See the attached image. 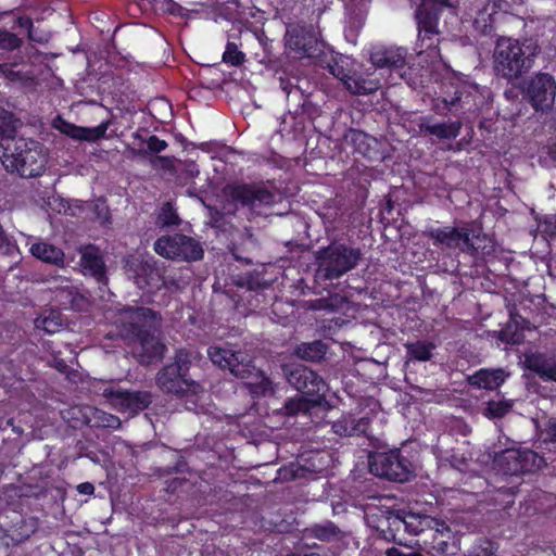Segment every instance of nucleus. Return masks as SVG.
I'll return each mask as SVG.
<instances>
[{
	"mask_svg": "<svg viewBox=\"0 0 556 556\" xmlns=\"http://www.w3.org/2000/svg\"><path fill=\"white\" fill-rule=\"evenodd\" d=\"M185 483L184 479L175 478L167 482L166 490L169 492H175L179 486H181Z\"/></svg>",
	"mask_w": 556,
	"mask_h": 556,
	"instance_id": "bf43d9fd",
	"label": "nucleus"
},
{
	"mask_svg": "<svg viewBox=\"0 0 556 556\" xmlns=\"http://www.w3.org/2000/svg\"><path fill=\"white\" fill-rule=\"evenodd\" d=\"M406 510L390 511L387 517V528L383 529L384 538L397 544H403L406 533Z\"/></svg>",
	"mask_w": 556,
	"mask_h": 556,
	"instance_id": "cd10ccee",
	"label": "nucleus"
},
{
	"mask_svg": "<svg viewBox=\"0 0 556 556\" xmlns=\"http://www.w3.org/2000/svg\"><path fill=\"white\" fill-rule=\"evenodd\" d=\"M81 271L85 276L92 277L100 285H108V269L99 249L89 244L81 251L79 261Z\"/></svg>",
	"mask_w": 556,
	"mask_h": 556,
	"instance_id": "aec40b11",
	"label": "nucleus"
},
{
	"mask_svg": "<svg viewBox=\"0 0 556 556\" xmlns=\"http://www.w3.org/2000/svg\"><path fill=\"white\" fill-rule=\"evenodd\" d=\"M223 191L227 201L225 206L227 213L232 214L240 207L254 213L257 208L270 207L280 200L279 193L270 190L263 182L228 184Z\"/></svg>",
	"mask_w": 556,
	"mask_h": 556,
	"instance_id": "423d86ee",
	"label": "nucleus"
},
{
	"mask_svg": "<svg viewBox=\"0 0 556 556\" xmlns=\"http://www.w3.org/2000/svg\"><path fill=\"white\" fill-rule=\"evenodd\" d=\"M496 547L489 540H482L472 548L471 556H494Z\"/></svg>",
	"mask_w": 556,
	"mask_h": 556,
	"instance_id": "a18cd8bd",
	"label": "nucleus"
},
{
	"mask_svg": "<svg viewBox=\"0 0 556 556\" xmlns=\"http://www.w3.org/2000/svg\"><path fill=\"white\" fill-rule=\"evenodd\" d=\"M17 23L21 27L27 29L28 38L30 40L41 42V43L47 41V37L36 36V29L34 28L33 21L29 17H20Z\"/></svg>",
	"mask_w": 556,
	"mask_h": 556,
	"instance_id": "49530a36",
	"label": "nucleus"
},
{
	"mask_svg": "<svg viewBox=\"0 0 556 556\" xmlns=\"http://www.w3.org/2000/svg\"><path fill=\"white\" fill-rule=\"evenodd\" d=\"M301 108L303 110V113H307V114L311 115V114H313L316 111L317 106H305V105H302Z\"/></svg>",
	"mask_w": 556,
	"mask_h": 556,
	"instance_id": "e2e57ef3",
	"label": "nucleus"
},
{
	"mask_svg": "<svg viewBox=\"0 0 556 556\" xmlns=\"http://www.w3.org/2000/svg\"><path fill=\"white\" fill-rule=\"evenodd\" d=\"M283 372L290 386L303 396L313 397L314 405L325 399L327 383L309 367L302 364L289 365L283 367Z\"/></svg>",
	"mask_w": 556,
	"mask_h": 556,
	"instance_id": "ddd939ff",
	"label": "nucleus"
},
{
	"mask_svg": "<svg viewBox=\"0 0 556 556\" xmlns=\"http://www.w3.org/2000/svg\"><path fill=\"white\" fill-rule=\"evenodd\" d=\"M468 382L478 389L495 390L505 382V372L502 368H481L468 377Z\"/></svg>",
	"mask_w": 556,
	"mask_h": 556,
	"instance_id": "a878e982",
	"label": "nucleus"
},
{
	"mask_svg": "<svg viewBox=\"0 0 556 556\" xmlns=\"http://www.w3.org/2000/svg\"><path fill=\"white\" fill-rule=\"evenodd\" d=\"M152 273L153 269L149 265H141L138 270L136 271V282L142 288V285H150V281L147 278H143L140 274V271L147 274V271Z\"/></svg>",
	"mask_w": 556,
	"mask_h": 556,
	"instance_id": "5fc2aeb1",
	"label": "nucleus"
},
{
	"mask_svg": "<svg viewBox=\"0 0 556 556\" xmlns=\"http://www.w3.org/2000/svg\"><path fill=\"white\" fill-rule=\"evenodd\" d=\"M542 457L532 450H505L497 456L496 463L505 475L520 476L540 468Z\"/></svg>",
	"mask_w": 556,
	"mask_h": 556,
	"instance_id": "2eb2a0df",
	"label": "nucleus"
},
{
	"mask_svg": "<svg viewBox=\"0 0 556 556\" xmlns=\"http://www.w3.org/2000/svg\"><path fill=\"white\" fill-rule=\"evenodd\" d=\"M103 394L119 412L132 415L144 410L152 403V394L149 391L108 388Z\"/></svg>",
	"mask_w": 556,
	"mask_h": 556,
	"instance_id": "dca6fc26",
	"label": "nucleus"
},
{
	"mask_svg": "<svg viewBox=\"0 0 556 556\" xmlns=\"http://www.w3.org/2000/svg\"><path fill=\"white\" fill-rule=\"evenodd\" d=\"M154 251L162 257L187 262L199 261L204 254L199 241L182 233L161 236L154 242Z\"/></svg>",
	"mask_w": 556,
	"mask_h": 556,
	"instance_id": "f8f14e48",
	"label": "nucleus"
},
{
	"mask_svg": "<svg viewBox=\"0 0 556 556\" xmlns=\"http://www.w3.org/2000/svg\"><path fill=\"white\" fill-rule=\"evenodd\" d=\"M435 348V344L430 341L417 340L406 344V353L409 359L428 362L432 358Z\"/></svg>",
	"mask_w": 556,
	"mask_h": 556,
	"instance_id": "2f4dec72",
	"label": "nucleus"
},
{
	"mask_svg": "<svg viewBox=\"0 0 556 556\" xmlns=\"http://www.w3.org/2000/svg\"><path fill=\"white\" fill-rule=\"evenodd\" d=\"M111 125V121H104L97 127H83L80 128V141L96 142L105 137V132Z\"/></svg>",
	"mask_w": 556,
	"mask_h": 556,
	"instance_id": "c9c22d12",
	"label": "nucleus"
},
{
	"mask_svg": "<svg viewBox=\"0 0 556 556\" xmlns=\"http://www.w3.org/2000/svg\"><path fill=\"white\" fill-rule=\"evenodd\" d=\"M53 127L55 129H58L61 134L72 138V139H75V140L79 139L81 126L72 124V123L65 121L64 118H62L61 116H58L54 118Z\"/></svg>",
	"mask_w": 556,
	"mask_h": 556,
	"instance_id": "58836bf2",
	"label": "nucleus"
},
{
	"mask_svg": "<svg viewBox=\"0 0 556 556\" xmlns=\"http://www.w3.org/2000/svg\"><path fill=\"white\" fill-rule=\"evenodd\" d=\"M22 45V40L5 29H0V49L3 50H15L20 48Z\"/></svg>",
	"mask_w": 556,
	"mask_h": 556,
	"instance_id": "79ce46f5",
	"label": "nucleus"
},
{
	"mask_svg": "<svg viewBox=\"0 0 556 556\" xmlns=\"http://www.w3.org/2000/svg\"><path fill=\"white\" fill-rule=\"evenodd\" d=\"M413 1L416 2L417 0ZM447 5L446 0H421L415 12L420 46L432 50L435 54H438L435 49L440 41L438 29L439 11L440 8Z\"/></svg>",
	"mask_w": 556,
	"mask_h": 556,
	"instance_id": "9b49d317",
	"label": "nucleus"
},
{
	"mask_svg": "<svg viewBox=\"0 0 556 556\" xmlns=\"http://www.w3.org/2000/svg\"><path fill=\"white\" fill-rule=\"evenodd\" d=\"M460 129H462V122H459V121H454V122H450V123H435V124L421 123L420 124L421 131L432 135V136H435L439 139H447V140L455 139L459 135Z\"/></svg>",
	"mask_w": 556,
	"mask_h": 556,
	"instance_id": "c756f323",
	"label": "nucleus"
},
{
	"mask_svg": "<svg viewBox=\"0 0 556 556\" xmlns=\"http://www.w3.org/2000/svg\"><path fill=\"white\" fill-rule=\"evenodd\" d=\"M380 87L378 79H367L361 75H354L352 80H346V89L355 94H368Z\"/></svg>",
	"mask_w": 556,
	"mask_h": 556,
	"instance_id": "473e14b6",
	"label": "nucleus"
},
{
	"mask_svg": "<svg viewBox=\"0 0 556 556\" xmlns=\"http://www.w3.org/2000/svg\"><path fill=\"white\" fill-rule=\"evenodd\" d=\"M329 71L334 77L340 79L344 84L345 87H346V80H352V78L354 77V75L353 76L349 75V73L344 70V67L342 65H340L338 62H336L332 65H329Z\"/></svg>",
	"mask_w": 556,
	"mask_h": 556,
	"instance_id": "3c124183",
	"label": "nucleus"
},
{
	"mask_svg": "<svg viewBox=\"0 0 556 556\" xmlns=\"http://www.w3.org/2000/svg\"><path fill=\"white\" fill-rule=\"evenodd\" d=\"M0 161L7 172L23 178H35L45 173L47 156L39 141L14 136L1 139Z\"/></svg>",
	"mask_w": 556,
	"mask_h": 556,
	"instance_id": "f03ea898",
	"label": "nucleus"
},
{
	"mask_svg": "<svg viewBox=\"0 0 556 556\" xmlns=\"http://www.w3.org/2000/svg\"><path fill=\"white\" fill-rule=\"evenodd\" d=\"M230 252L235 260L238 262L244 263V264H252L253 263V256L251 255V252L247 251L245 248H241L240 245L232 244L230 248Z\"/></svg>",
	"mask_w": 556,
	"mask_h": 556,
	"instance_id": "de8ad7c7",
	"label": "nucleus"
},
{
	"mask_svg": "<svg viewBox=\"0 0 556 556\" xmlns=\"http://www.w3.org/2000/svg\"><path fill=\"white\" fill-rule=\"evenodd\" d=\"M346 140L353 147V154H358L369 161L381 159V143L375 137L362 130L352 129L346 136Z\"/></svg>",
	"mask_w": 556,
	"mask_h": 556,
	"instance_id": "5701e85b",
	"label": "nucleus"
},
{
	"mask_svg": "<svg viewBox=\"0 0 556 556\" xmlns=\"http://www.w3.org/2000/svg\"><path fill=\"white\" fill-rule=\"evenodd\" d=\"M126 112L131 113L132 111H130V110H129V108L127 106V108H126Z\"/></svg>",
	"mask_w": 556,
	"mask_h": 556,
	"instance_id": "774afa93",
	"label": "nucleus"
},
{
	"mask_svg": "<svg viewBox=\"0 0 556 556\" xmlns=\"http://www.w3.org/2000/svg\"><path fill=\"white\" fill-rule=\"evenodd\" d=\"M366 0H344L345 8L351 12H356L365 5Z\"/></svg>",
	"mask_w": 556,
	"mask_h": 556,
	"instance_id": "4d7b16f0",
	"label": "nucleus"
},
{
	"mask_svg": "<svg viewBox=\"0 0 556 556\" xmlns=\"http://www.w3.org/2000/svg\"><path fill=\"white\" fill-rule=\"evenodd\" d=\"M525 365L527 369L535 372L543 381L556 382V363L549 362L544 354L527 355Z\"/></svg>",
	"mask_w": 556,
	"mask_h": 556,
	"instance_id": "bb28decb",
	"label": "nucleus"
},
{
	"mask_svg": "<svg viewBox=\"0 0 556 556\" xmlns=\"http://www.w3.org/2000/svg\"><path fill=\"white\" fill-rule=\"evenodd\" d=\"M362 258V251L344 242L333 241L315 254V281L326 283L339 279L354 269Z\"/></svg>",
	"mask_w": 556,
	"mask_h": 556,
	"instance_id": "7ed1b4c3",
	"label": "nucleus"
},
{
	"mask_svg": "<svg viewBox=\"0 0 556 556\" xmlns=\"http://www.w3.org/2000/svg\"><path fill=\"white\" fill-rule=\"evenodd\" d=\"M406 50L399 47H375L370 52L371 64L379 70H389L392 78V84H396V78L393 73H396L397 78H404L401 72L406 65Z\"/></svg>",
	"mask_w": 556,
	"mask_h": 556,
	"instance_id": "f3484780",
	"label": "nucleus"
},
{
	"mask_svg": "<svg viewBox=\"0 0 556 556\" xmlns=\"http://www.w3.org/2000/svg\"><path fill=\"white\" fill-rule=\"evenodd\" d=\"M211 362L223 370L228 369L237 378H249L254 369L252 359L241 351H233L223 345H211L207 349Z\"/></svg>",
	"mask_w": 556,
	"mask_h": 556,
	"instance_id": "4468645a",
	"label": "nucleus"
},
{
	"mask_svg": "<svg viewBox=\"0 0 556 556\" xmlns=\"http://www.w3.org/2000/svg\"><path fill=\"white\" fill-rule=\"evenodd\" d=\"M511 409V404L507 401H489L483 415L490 419L503 418Z\"/></svg>",
	"mask_w": 556,
	"mask_h": 556,
	"instance_id": "e433bc0d",
	"label": "nucleus"
},
{
	"mask_svg": "<svg viewBox=\"0 0 556 556\" xmlns=\"http://www.w3.org/2000/svg\"><path fill=\"white\" fill-rule=\"evenodd\" d=\"M180 218L170 202H165L161 206L155 224L160 228H168L180 225Z\"/></svg>",
	"mask_w": 556,
	"mask_h": 556,
	"instance_id": "f704fd0d",
	"label": "nucleus"
},
{
	"mask_svg": "<svg viewBox=\"0 0 556 556\" xmlns=\"http://www.w3.org/2000/svg\"><path fill=\"white\" fill-rule=\"evenodd\" d=\"M332 430L340 437H355V431H353V417L342 416L333 422Z\"/></svg>",
	"mask_w": 556,
	"mask_h": 556,
	"instance_id": "a19ab883",
	"label": "nucleus"
},
{
	"mask_svg": "<svg viewBox=\"0 0 556 556\" xmlns=\"http://www.w3.org/2000/svg\"><path fill=\"white\" fill-rule=\"evenodd\" d=\"M123 312L132 320L129 324V332L140 345L139 362L143 365H150L160 361L164 356L166 346L146 325L148 320L156 319L157 313L143 306H126Z\"/></svg>",
	"mask_w": 556,
	"mask_h": 556,
	"instance_id": "20e7f679",
	"label": "nucleus"
},
{
	"mask_svg": "<svg viewBox=\"0 0 556 556\" xmlns=\"http://www.w3.org/2000/svg\"><path fill=\"white\" fill-rule=\"evenodd\" d=\"M535 109V111H545V109L547 110H552L554 106H539V105H535L533 106Z\"/></svg>",
	"mask_w": 556,
	"mask_h": 556,
	"instance_id": "69168bd1",
	"label": "nucleus"
},
{
	"mask_svg": "<svg viewBox=\"0 0 556 556\" xmlns=\"http://www.w3.org/2000/svg\"><path fill=\"white\" fill-rule=\"evenodd\" d=\"M371 420L369 417H361L358 419L353 417V428L355 431V437L368 435V430L370 428Z\"/></svg>",
	"mask_w": 556,
	"mask_h": 556,
	"instance_id": "09e8293b",
	"label": "nucleus"
},
{
	"mask_svg": "<svg viewBox=\"0 0 556 556\" xmlns=\"http://www.w3.org/2000/svg\"><path fill=\"white\" fill-rule=\"evenodd\" d=\"M328 346L321 340H315L312 342H303L296 345L294 354L305 361L319 362L325 358Z\"/></svg>",
	"mask_w": 556,
	"mask_h": 556,
	"instance_id": "7c9ffc66",
	"label": "nucleus"
},
{
	"mask_svg": "<svg viewBox=\"0 0 556 556\" xmlns=\"http://www.w3.org/2000/svg\"><path fill=\"white\" fill-rule=\"evenodd\" d=\"M132 138V147H129L128 151L134 157L148 159L165 151L168 147L165 140L160 139L156 135H150L147 130L134 132Z\"/></svg>",
	"mask_w": 556,
	"mask_h": 556,
	"instance_id": "4be33fe9",
	"label": "nucleus"
},
{
	"mask_svg": "<svg viewBox=\"0 0 556 556\" xmlns=\"http://www.w3.org/2000/svg\"><path fill=\"white\" fill-rule=\"evenodd\" d=\"M53 367L58 371L63 372V374H66L70 370V366H68L67 362L65 359L59 357V355H53Z\"/></svg>",
	"mask_w": 556,
	"mask_h": 556,
	"instance_id": "6e6d98bb",
	"label": "nucleus"
},
{
	"mask_svg": "<svg viewBox=\"0 0 556 556\" xmlns=\"http://www.w3.org/2000/svg\"><path fill=\"white\" fill-rule=\"evenodd\" d=\"M283 40L288 53L298 59L315 58L324 48L318 29L304 22L288 24Z\"/></svg>",
	"mask_w": 556,
	"mask_h": 556,
	"instance_id": "6e6552de",
	"label": "nucleus"
},
{
	"mask_svg": "<svg viewBox=\"0 0 556 556\" xmlns=\"http://www.w3.org/2000/svg\"><path fill=\"white\" fill-rule=\"evenodd\" d=\"M311 533L314 538L325 542L338 540L342 534L340 528L330 520L324 523L314 525L311 528Z\"/></svg>",
	"mask_w": 556,
	"mask_h": 556,
	"instance_id": "72a5a7b5",
	"label": "nucleus"
},
{
	"mask_svg": "<svg viewBox=\"0 0 556 556\" xmlns=\"http://www.w3.org/2000/svg\"><path fill=\"white\" fill-rule=\"evenodd\" d=\"M545 441L556 445V419L549 418L545 424Z\"/></svg>",
	"mask_w": 556,
	"mask_h": 556,
	"instance_id": "603ef678",
	"label": "nucleus"
},
{
	"mask_svg": "<svg viewBox=\"0 0 556 556\" xmlns=\"http://www.w3.org/2000/svg\"><path fill=\"white\" fill-rule=\"evenodd\" d=\"M268 287V283L267 282H257V283H253L252 281H249V288L250 289H265Z\"/></svg>",
	"mask_w": 556,
	"mask_h": 556,
	"instance_id": "680f3d73",
	"label": "nucleus"
},
{
	"mask_svg": "<svg viewBox=\"0 0 556 556\" xmlns=\"http://www.w3.org/2000/svg\"><path fill=\"white\" fill-rule=\"evenodd\" d=\"M406 533L424 536L427 531L438 525V519L426 514L406 511Z\"/></svg>",
	"mask_w": 556,
	"mask_h": 556,
	"instance_id": "c85d7f7f",
	"label": "nucleus"
},
{
	"mask_svg": "<svg viewBox=\"0 0 556 556\" xmlns=\"http://www.w3.org/2000/svg\"><path fill=\"white\" fill-rule=\"evenodd\" d=\"M523 92L531 104H553L556 97V80L549 74H536L526 83Z\"/></svg>",
	"mask_w": 556,
	"mask_h": 556,
	"instance_id": "a211bd4d",
	"label": "nucleus"
},
{
	"mask_svg": "<svg viewBox=\"0 0 556 556\" xmlns=\"http://www.w3.org/2000/svg\"><path fill=\"white\" fill-rule=\"evenodd\" d=\"M534 54L535 48L521 45L517 39L502 37L494 49V71L508 80L518 78L532 67Z\"/></svg>",
	"mask_w": 556,
	"mask_h": 556,
	"instance_id": "39448f33",
	"label": "nucleus"
},
{
	"mask_svg": "<svg viewBox=\"0 0 556 556\" xmlns=\"http://www.w3.org/2000/svg\"><path fill=\"white\" fill-rule=\"evenodd\" d=\"M29 251L34 257L43 263L56 267H63L65 264V254L63 250L52 243L45 241L33 243Z\"/></svg>",
	"mask_w": 556,
	"mask_h": 556,
	"instance_id": "393cba45",
	"label": "nucleus"
},
{
	"mask_svg": "<svg viewBox=\"0 0 556 556\" xmlns=\"http://www.w3.org/2000/svg\"><path fill=\"white\" fill-rule=\"evenodd\" d=\"M422 235L431 241L434 248L442 252L451 253L458 250L472 257H485L494 252V244L486 235L468 225L462 227L428 226Z\"/></svg>",
	"mask_w": 556,
	"mask_h": 556,
	"instance_id": "f257e3e1",
	"label": "nucleus"
},
{
	"mask_svg": "<svg viewBox=\"0 0 556 556\" xmlns=\"http://www.w3.org/2000/svg\"><path fill=\"white\" fill-rule=\"evenodd\" d=\"M510 3L506 0H490L481 9L473 20V26L482 35L490 34L500 15L508 13Z\"/></svg>",
	"mask_w": 556,
	"mask_h": 556,
	"instance_id": "412c9836",
	"label": "nucleus"
},
{
	"mask_svg": "<svg viewBox=\"0 0 556 556\" xmlns=\"http://www.w3.org/2000/svg\"><path fill=\"white\" fill-rule=\"evenodd\" d=\"M0 517V528L14 545L25 542L35 532L34 522L27 521L20 511L9 510Z\"/></svg>",
	"mask_w": 556,
	"mask_h": 556,
	"instance_id": "6ab92c4d",
	"label": "nucleus"
},
{
	"mask_svg": "<svg viewBox=\"0 0 556 556\" xmlns=\"http://www.w3.org/2000/svg\"><path fill=\"white\" fill-rule=\"evenodd\" d=\"M7 78L11 81L23 80V76L20 72L9 71Z\"/></svg>",
	"mask_w": 556,
	"mask_h": 556,
	"instance_id": "052dcab7",
	"label": "nucleus"
},
{
	"mask_svg": "<svg viewBox=\"0 0 556 556\" xmlns=\"http://www.w3.org/2000/svg\"><path fill=\"white\" fill-rule=\"evenodd\" d=\"M443 104H488L492 102L491 91L459 76H453L442 84Z\"/></svg>",
	"mask_w": 556,
	"mask_h": 556,
	"instance_id": "9d476101",
	"label": "nucleus"
},
{
	"mask_svg": "<svg viewBox=\"0 0 556 556\" xmlns=\"http://www.w3.org/2000/svg\"><path fill=\"white\" fill-rule=\"evenodd\" d=\"M245 60V54L239 50L235 42H228L223 53V61L232 66L241 65Z\"/></svg>",
	"mask_w": 556,
	"mask_h": 556,
	"instance_id": "4c0bfd02",
	"label": "nucleus"
},
{
	"mask_svg": "<svg viewBox=\"0 0 556 556\" xmlns=\"http://www.w3.org/2000/svg\"><path fill=\"white\" fill-rule=\"evenodd\" d=\"M192 356L186 349L176 351L174 361L160 369L156 374V384L167 394L181 396L191 391L195 386L189 371Z\"/></svg>",
	"mask_w": 556,
	"mask_h": 556,
	"instance_id": "0eeeda50",
	"label": "nucleus"
},
{
	"mask_svg": "<svg viewBox=\"0 0 556 556\" xmlns=\"http://www.w3.org/2000/svg\"><path fill=\"white\" fill-rule=\"evenodd\" d=\"M93 212L101 225H108L111 223V213L105 202L97 203Z\"/></svg>",
	"mask_w": 556,
	"mask_h": 556,
	"instance_id": "8fccbe9b",
	"label": "nucleus"
},
{
	"mask_svg": "<svg viewBox=\"0 0 556 556\" xmlns=\"http://www.w3.org/2000/svg\"><path fill=\"white\" fill-rule=\"evenodd\" d=\"M313 397H301V399H290L285 404V409L288 415H296L301 412L306 413L309 409V404H314L312 402Z\"/></svg>",
	"mask_w": 556,
	"mask_h": 556,
	"instance_id": "ea45409f",
	"label": "nucleus"
},
{
	"mask_svg": "<svg viewBox=\"0 0 556 556\" xmlns=\"http://www.w3.org/2000/svg\"><path fill=\"white\" fill-rule=\"evenodd\" d=\"M36 36H45V37H47V40L49 39L48 34H40V33H37V31H36Z\"/></svg>",
	"mask_w": 556,
	"mask_h": 556,
	"instance_id": "338daca9",
	"label": "nucleus"
},
{
	"mask_svg": "<svg viewBox=\"0 0 556 556\" xmlns=\"http://www.w3.org/2000/svg\"><path fill=\"white\" fill-rule=\"evenodd\" d=\"M369 469L377 477L401 483L409 481L415 476L413 463L402 454L400 448L371 455Z\"/></svg>",
	"mask_w": 556,
	"mask_h": 556,
	"instance_id": "1a4fd4ad",
	"label": "nucleus"
},
{
	"mask_svg": "<svg viewBox=\"0 0 556 556\" xmlns=\"http://www.w3.org/2000/svg\"><path fill=\"white\" fill-rule=\"evenodd\" d=\"M451 540V529L443 520L438 519V525L431 527L419 540V543L431 555L444 554L447 552Z\"/></svg>",
	"mask_w": 556,
	"mask_h": 556,
	"instance_id": "b1692460",
	"label": "nucleus"
},
{
	"mask_svg": "<svg viewBox=\"0 0 556 556\" xmlns=\"http://www.w3.org/2000/svg\"><path fill=\"white\" fill-rule=\"evenodd\" d=\"M96 415L98 418V427L117 429L121 426V419L115 415L102 410H97Z\"/></svg>",
	"mask_w": 556,
	"mask_h": 556,
	"instance_id": "c03bdc74",
	"label": "nucleus"
},
{
	"mask_svg": "<svg viewBox=\"0 0 556 556\" xmlns=\"http://www.w3.org/2000/svg\"><path fill=\"white\" fill-rule=\"evenodd\" d=\"M287 556H320V555L318 553L311 552V553H305V554L291 553V554H288Z\"/></svg>",
	"mask_w": 556,
	"mask_h": 556,
	"instance_id": "0e129e2a",
	"label": "nucleus"
},
{
	"mask_svg": "<svg viewBox=\"0 0 556 556\" xmlns=\"http://www.w3.org/2000/svg\"><path fill=\"white\" fill-rule=\"evenodd\" d=\"M40 323V327L50 334L58 332L62 327L61 316L59 313L55 314L54 312L43 317Z\"/></svg>",
	"mask_w": 556,
	"mask_h": 556,
	"instance_id": "37998d69",
	"label": "nucleus"
},
{
	"mask_svg": "<svg viewBox=\"0 0 556 556\" xmlns=\"http://www.w3.org/2000/svg\"><path fill=\"white\" fill-rule=\"evenodd\" d=\"M386 556H424L419 552H404L397 547H390L386 551Z\"/></svg>",
	"mask_w": 556,
	"mask_h": 556,
	"instance_id": "864d4df0",
	"label": "nucleus"
},
{
	"mask_svg": "<svg viewBox=\"0 0 556 556\" xmlns=\"http://www.w3.org/2000/svg\"><path fill=\"white\" fill-rule=\"evenodd\" d=\"M77 491L80 494L91 495L94 492V486L90 482H84L77 485Z\"/></svg>",
	"mask_w": 556,
	"mask_h": 556,
	"instance_id": "13d9d810",
	"label": "nucleus"
}]
</instances>
